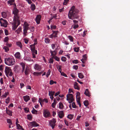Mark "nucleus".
<instances>
[{
	"instance_id": "f257e3e1",
	"label": "nucleus",
	"mask_w": 130,
	"mask_h": 130,
	"mask_svg": "<svg viewBox=\"0 0 130 130\" xmlns=\"http://www.w3.org/2000/svg\"><path fill=\"white\" fill-rule=\"evenodd\" d=\"M19 10L16 8H14L13 11L14 14L13 22L12 23V29L15 30L20 24V17L18 14Z\"/></svg>"
},
{
	"instance_id": "f03ea898",
	"label": "nucleus",
	"mask_w": 130,
	"mask_h": 130,
	"mask_svg": "<svg viewBox=\"0 0 130 130\" xmlns=\"http://www.w3.org/2000/svg\"><path fill=\"white\" fill-rule=\"evenodd\" d=\"M79 12V10L76 8L74 6H73L69 11L68 14V18L72 20L78 19V14Z\"/></svg>"
},
{
	"instance_id": "7ed1b4c3",
	"label": "nucleus",
	"mask_w": 130,
	"mask_h": 130,
	"mask_svg": "<svg viewBox=\"0 0 130 130\" xmlns=\"http://www.w3.org/2000/svg\"><path fill=\"white\" fill-rule=\"evenodd\" d=\"M4 60L5 63L9 66H12L15 63V60L13 58L9 57L5 58Z\"/></svg>"
},
{
	"instance_id": "20e7f679",
	"label": "nucleus",
	"mask_w": 130,
	"mask_h": 130,
	"mask_svg": "<svg viewBox=\"0 0 130 130\" xmlns=\"http://www.w3.org/2000/svg\"><path fill=\"white\" fill-rule=\"evenodd\" d=\"M5 72L7 77L12 76L13 75L11 69L8 67H6Z\"/></svg>"
},
{
	"instance_id": "39448f33",
	"label": "nucleus",
	"mask_w": 130,
	"mask_h": 130,
	"mask_svg": "<svg viewBox=\"0 0 130 130\" xmlns=\"http://www.w3.org/2000/svg\"><path fill=\"white\" fill-rule=\"evenodd\" d=\"M67 100L69 103H71L74 100L73 95L71 94H68L67 95Z\"/></svg>"
},
{
	"instance_id": "423d86ee",
	"label": "nucleus",
	"mask_w": 130,
	"mask_h": 130,
	"mask_svg": "<svg viewBox=\"0 0 130 130\" xmlns=\"http://www.w3.org/2000/svg\"><path fill=\"white\" fill-rule=\"evenodd\" d=\"M0 23L2 26L4 27H7L8 25L7 22V21L2 18L0 19Z\"/></svg>"
},
{
	"instance_id": "0eeeda50",
	"label": "nucleus",
	"mask_w": 130,
	"mask_h": 130,
	"mask_svg": "<svg viewBox=\"0 0 130 130\" xmlns=\"http://www.w3.org/2000/svg\"><path fill=\"white\" fill-rule=\"evenodd\" d=\"M56 122L55 119L54 118L50 121L49 125L52 127V129H53L54 128L56 125Z\"/></svg>"
},
{
	"instance_id": "6e6552de",
	"label": "nucleus",
	"mask_w": 130,
	"mask_h": 130,
	"mask_svg": "<svg viewBox=\"0 0 130 130\" xmlns=\"http://www.w3.org/2000/svg\"><path fill=\"white\" fill-rule=\"evenodd\" d=\"M34 68L37 70L38 71H40L41 69V67L38 64H36L35 65L34 67Z\"/></svg>"
},
{
	"instance_id": "1a4fd4ad",
	"label": "nucleus",
	"mask_w": 130,
	"mask_h": 130,
	"mask_svg": "<svg viewBox=\"0 0 130 130\" xmlns=\"http://www.w3.org/2000/svg\"><path fill=\"white\" fill-rule=\"evenodd\" d=\"M44 116L45 117H47L49 116L50 113L48 111L45 110H44L43 112Z\"/></svg>"
},
{
	"instance_id": "9d476101",
	"label": "nucleus",
	"mask_w": 130,
	"mask_h": 130,
	"mask_svg": "<svg viewBox=\"0 0 130 130\" xmlns=\"http://www.w3.org/2000/svg\"><path fill=\"white\" fill-rule=\"evenodd\" d=\"M41 18V16L40 15H38L37 16L35 19V20L37 24H39Z\"/></svg>"
},
{
	"instance_id": "9b49d317",
	"label": "nucleus",
	"mask_w": 130,
	"mask_h": 130,
	"mask_svg": "<svg viewBox=\"0 0 130 130\" xmlns=\"http://www.w3.org/2000/svg\"><path fill=\"white\" fill-rule=\"evenodd\" d=\"M30 123L32 127H37L39 126V124L35 121L30 122Z\"/></svg>"
},
{
	"instance_id": "f8f14e48",
	"label": "nucleus",
	"mask_w": 130,
	"mask_h": 130,
	"mask_svg": "<svg viewBox=\"0 0 130 130\" xmlns=\"http://www.w3.org/2000/svg\"><path fill=\"white\" fill-rule=\"evenodd\" d=\"M30 72V69L27 66L26 67L25 70V74L26 75H28L29 74Z\"/></svg>"
},
{
	"instance_id": "ddd939ff",
	"label": "nucleus",
	"mask_w": 130,
	"mask_h": 130,
	"mask_svg": "<svg viewBox=\"0 0 130 130\" xmlns=\"http://www.w3.org/2000/svg\"><path fill=\"white\" fill-rule=\"evenodd\" d=\"M58 115L59 118L61 119L64 116V114L63 111H60L58 112Z\"/></svg>"
},
{
	"instance_id": "4468645a",
	"label": "nucleus",
	"mask_w": 130,
	"mask_h": 130,
	"mask_svg": "<svg viewBox=\"0 0 130 130\" xmlns=\"http://www.w3.org/2000/svg\"><path fill=\"white\" fill-rule=\"evenodd\" d=\"M14 56L16 58L18 59H21L20 53L19 52H18L14 54Z\"/></svg>"
},
{
	"instance_id": "2eb2a0df",
	"label": "nucleus",
	"mask_w": 130,
	"mask_h": 130,
	"mask_svg": "<svg viewBox=\"0 0 130 130\" xmlns=\"http://www.w3.org/2000/svg\"><path fill=\"white\" fill-rule=\"evenodd\" d=\"M84 93L86 96L89 97L91 95L88 89H87L85 90Z\"/></svg>"
},
{
	"instance_id": "dca6fc26",
	"label": "nucleus",
	"mask_w": 130,
	"mask_h": 130,
	"mask_svg": "<svg viewBox=\"0 0 130 130\" xmlns=\"http://www.w3.org/2000/svg\"><path fill=\"white\" fill-rule=\"evenodd\" d=\"M23 97L24 101L25 102H27L30 99L29 96L27 95L24 96Z\"/></svg>"
},
{
	"instance_id": "f3484780",
	"label": "nucleus",
	"mask_w": 130,
	"mask_h": 130,
	"mask_svg": "<svg viewBox=\"0 0 130 130\" xmlns=\"http://www.w3.org/2000/svg\"><path fill=\"white\" fill-rule=\"evenodd\" d=\"M50 53H51V55L53 56L55 55L57 53L56 49H55L53 51H52L51 50H50Z\"/></svg>"
},
{
	"instance_id": "a211bd4d",
	"label": "nucleus",
	"mask_w": 130,
	"mask_h": 130,
	"mask_svg": "<svg viewBox=\"0 0 130 130\" xmlns=\"http://www.w3.org/2000/svg\"><path fill=\"white\" fill-rule=\"evenodd\" d=\"M32 48H31V50L32 52L34 54H37V50H35V47H32Z\"/></svg>"
},
{
	"instance_id": "6ab92c4d",
	"label": "nucleus",
	"mask_w": 130,
	"mask_h": 130,
	"mask_svg": "<svg viewBox=\"0 0 130 130\" xmlns=\"http://www.w3.org/2000/svg\"><path fill=\"white\" fill-rule=\"evenodd\" d=\"M6 111L7 114L10 116H11L12 115V112L10 110L8 109L7 108H6Z\"/></svg>"
},
{
	"instance_id": "aec40b11",
	"label": "nucleus",
	"mask_w": 130,
	"mask_h": 130,
	"mask_svg": "<svg viewBox=\"0 0 130 130\" xmlns=\"http://www.w3.org/2000/svg\"><path fill=\"white\" fill-rule=\"evenodd\" d=\"M63 107L64 106L62 103L60 102L59 104V108L60 109H63Z\"/></svg>"
},
{
	"instance_id": "412c9836",
	"label": "nucleus",
	"mask_w": 130,
	"mask_h": 130,
	"mask_svg": "<svg viewBox=\"0 0 130 130\" xmlns=\"http://www.w3.org/2000/svg\"><path fill=\"white\" fill-rule=\"evenodd\" d=\"M50 91H49V96H50V98L51 99V100H53L54 98V97L53 96L54 94H53L52 93H51V92H50Z\"/></svg>"
},
{
	"instance_id": "4be33fe9",
	"label": "nucleus",
	"mask_w": 130,
	"mask_h": 130,
	"mask_svg": "<svg viewBox=\"0 0 130 130\" xmlns=\"http://www.w3.org/2000/svg\"><path fill=\"white\" fill-rule=\"evenodd\" d=\"M17 45L19 47H20L21 48L22 47V43L20 42H17L16 43Z\"/></svg>"
},
{
	"instance_id": "5701e85b",
	"label": "nucleus",
	"mask_w": 130,
	"mask_h": 130,
	"mask_svg": "<svg viewBox=\"0 0 130 130\" xmlns=\"http://www.w3.org/2000/svg\"><path fill=\"white\" fill-rule=\"evenodd\" d=\"M42 74V72H34L33 73V75H34V76H38L39 75H41Z\"/></svg>"
},
{
	"instance_id": "b1692460",
	"label": "nucleus",
	"mask_w": 130,
	"mask_h": 130,
	"mask_svg": "<svg viewBox=\"0 0 130 130\" xmlns=\"http://www.w3.org/2000/svg\"><path fill=\"white\" fill-rule=\"evenodd\" d=\"M78 84L77 83L75 82L74 84V87L75 89L78 90L79 88L77 85Z\"/></svg>"
},
{
	"instance_id": "393cba45",
	"label": "nucleus",
	"mask_w": 130,
	"mask_h": 130,
	"mask_svg": "<svg viewBox=\"0 0 130 130\" xmlns=\"http://www.w3.org/2000/svg\"><path fill=\"white\" fill-rule=\"evenodd\" d=\"M2 17L4 18H5L7 17V15L6 12H3L1 13Z\"/></svg>"
},
{
	"instance_id": "a878e982",
	"label": "nucleus",
	"mask_w": 130,
	"mask_h": 130,
	"mask_svg": "<svg viewBox=\"0 0 130 130\" xmlns=\"http://www.w3.org/2000/svg\"><path fill=\"white\" fill-rule=\"evenodd\" d=\"M30 29V26H29L28 27H27V28H24V34H26L27 33V30H29Z\"/></svg>"
},
{
	"instance_id": "bb28decb",
	"label": "nucleus",
	"mask_w": 130,
	"mask_h": 130,
	"mask_svg": "<svg viewBox=\"0 0 130 130\" xmlns=\"http://www.w3.org/2000/svg\"><path fill=\"white\" fill-rule=\"evenodd\" d=\"M53 34L54 37H57V34L58 31H55L54 30H52Z\"/></svg>"
},
{
	"instance_id": "cd10ccee",
	"label": "nucleus",
	"mask_w": 130,
	"mask_h": 130,
	"mask_svg": "<svg viewBox=\"0 0 130 130\" xmlns=\"http://www.w3.org/2000/svg\"><path fill=\"white\" fill-rule=\"evenodd\" d=\"M3 49L5 50V51L6 52H8L9 50L8 47L6 46H4Z\"/></svg>"
},
{
	"instance_id": "c85d7f7f",
	"label": "nucleus",
	"mask_w": 130,
	"mask_h": 130,
	"mask_svg": "<svg viewBox=\"0 0 130 130\" xmlns=\"http://www.w3.org/2000/svg\"><path fill=\"white\" fill-rule=\"evenodd\" d=\"M9 94V93L8 92H6L4 94L2 95L1 97L3 98H5L6 97L7 95H8Z\"/></svg>"
},
{
	"instance_id": "c756f323",
	"label": "nucleus",
	"mask_w": 130,
	"mask_h": 130,
	"mask_svg": "<svg viewBox=\"0 0 130 130\" xmlns=\"http://www.w3.org/2000/svg\"><path fill=\"white\" fill-rule=\"evenodd\" d=\"M29 24L26 22H25L24 23L23 27L24 28H27V27L29 26Z\"/></svg>"
},
{
	"instance_id": "7c9ffc66",
	"label": "nucleus",
	"mask_w": 130,
	"mask_h": 130,
	"mask_svg": "<svg viewBox=\"0 0 130 130\" xmlns=\"http://www.w3.org/2000/svg\"><path fill=\"white\" fill-rule=\"evenodd\" d=\"M78 76L80 78H83L84 76L82 73H80L78 74Z\"/></svg>"
},
{
	"instance_id": "2f4dec72",
	"label": "nucleus",
	"mask_w": 130,
	"mask_h": 130,
	"mask_svg": "<svg viewBox=\"0 0 130 130\" xmlns=\"http://www.w3.org/2000/svg\"><path fill=\"white\" fill-rule=\"evenodd\" d=\"M32 113L34 114H37V111L35 110L34 108L31 111Z\"/></svg>"
},
{
	"instance_id": "473e14b6",
	"label": "nucleus",
	"mask_w": 130,
	"mask_h": 130,
	"mask_svg": "<svg viewBox=\"0 0 130 130\" xmlns=\"http://www.w3.org/2000/svg\"><path fill=\"white\" fill-rule=\"evenodd\" d=\"M22 28L21 27H19L18 29L16 30V32L18 34H19L20 32L21 31Z\"/></svg>"
},
{
	"instance_id": "72a5a7b5",
	"label": "nucleus",
	"mask_w": 130,
	"mask_h": 130,
	"mask_svg": "<svg viewBox=\"0 0 130 130\" xmlns=\"http://www.w3.org/2000/svg\"><path fill=\"white\" fill-rule=\"evenodd\" d=\"M31 8L32 10H34L35 9V5L34 4H31Z\"/></svg>"
},
{
	"instance_id": "f704fd0d",
	"label": "nucleus",
	"mask_w": 130,
	"mask_h": 130,
	"mask_svg": "<svg viewBox=\"0 0 130 130\" xmlns=\"http://www.w3.org/2000/svg\"><path fill=\"white\" fill-rule=\"evenodd\" d=\"M14 0H10L8 2V4H10V5H12V3L14 2Z\"/></svg>"
},
{
	"instance_id": "c9c22d12",
	"label": "nucleus",
	"mask_w": 130,
	"mask_h": 130,
	"mask_svg": "<svg viewBox=\"0 0 130 130\" xmlns=\"http://www.w3.org/2000/svg\"><path fill=\"white\" fill-rule=\"evenodd\" d=\"M17 127V129H21L23 128L22 126H21L19 124H16Z\"/></svg>"
},
{
	"instance_id": "e433bc0d",
	"label": "nucleus",
	"mask_w": 130,
	"mask_h": 130,
	"mask_svg": "<svg viewBox=\"0 0 130 130\" xmlns=\"http://www.w3.org/2000/svg\"><path fill=\"white\" fill-rule=\"evenodd\" d=\"M84 104L85 106L87 107L88 105V101H85L84 102Z\"/></svg>"
},
{
	"instance_id": "4c0bfd02",
	"label": "nucleus",
	"mask_w": 130,
	"mask_h": 130,
	"mask_svg": "<svg viewBox=\"0 0 130 130\" xmlns=\"http://www.w3.org/2000/svg\"><path fill=\"white\" fill-rule=\"evenodd\" d=\"M9 39V38L8 37V36L6 37L5 38L4 41V42H6V43H7V42L8 41Z\"/></svg>"
},
{
	"instance_id": "58836bf2",
	"label": "nucleus",
	"mask_w": 130,
	"mask_h": 130,
	"mask_svg": "<svg viewBox=\"0 0 130 130\" xmlns=\"http://www.w3.org/2000/svg\"><path fill=\"white\" fill-rule=\"evenodd\" d=\"M67 117L69 119H72L73 118V116L72 115L70 114L68 115Z\"/></svg>"
},
{
	"instance_id": "ea45409f",
	"label": "nucleus",
	"mask_w": 130,
	"mask_h": 130,
	"mask_svg": "<svg viewBox=\"0 0 130 130\" xmlns=\"http://www.w3.org/2000/svg\"><path fill=\"white\" fill-rule=\"evenodd\" d=\"M45 42L46 43H49L50 40L48 38H46L45 39Z\"/></svg>"
},
{
	"instance_id": "a19ab883",
	"label": "nucleus",
	"mask_w": 130,
	"mask_h": 130,
	"mask_svg": "<svg viewBox=\"0 0 130 130\" xmlns=\"http://www.w3.org/2000/svg\"><path fill=\"white\" fill-rule=\"evenodd\" d=\"M68 38L71 41V42L73 41V37H72V36L70 35L68 36Z\"/></svg>"
},
{
	"instance_id": "79ce46f5",
	"label": "nucleus",
	"mask_w": 130,
	"mask_h": 130,
	"mask_svg": "<svg viewBox=\"0 0 130 130\" xmlns=\"http://www.w3.org/2000/svg\"><path fill=\"white\" fill-rule=\"evenodd\" d=\"M61 60L63 62H65L66 60V58L63 56L61 57Z\"/></svg>"
},
{
	"instance_id": "37998d69",
	"label": "nucleus",
	"mask_w": 130,
	"mask_h": 130,
	"mask_svg": "<svg viewBox=\"0 0 130 130\" xmlns=\"http://www.w3.org/2000/svg\"><path fill=\"white\" fill-rule=\"evenodd\" d=\"M83 59L84 60H87V56L86 54H85L83 55Z\"/></svg>"
},
{
	"instance_id": "c03bdc74",
	"label": "nucleus",
	"mask_w": 130,
	"mask_h": 130,
	"mask_svg": "<svg viewBox=\"0 0 130 130\" xmlns=\"http://www.w3.org/2000/svg\"><path fill=\"white\" fill-rule=\"evenodd\" d=\"M29 30L30 31L33 32L34 31V28L33 26H30Z\"/></svg>"
},
{
	"instance_id": "a18cd8bd",
	"label": "nucleus",
	"mask_w": 130,
	"mask_h": 130,
	"mask_svg": "<svg viewBox=\"0 0 130 130\" xmlns=\"http://www.w3.org/2000/svg\"><path fill=\"white\" fill-rule=\"evenodd\" d=\"M10 100L9 97H8L7 99H6L5 103L7 104H8Z\"/></svg>"
},
{
	"instance_id": "49530a36",
	"label": "nucleus",
	"mask_w": 130,
	"mask_h": 130,
	"mask_svg": "<svg viewBox=\"0 0 130 130\" xmlns=\"http://www.w3.org/2000/svg\"><path fill=\"white\" fill-rule=\"evenodd\" d=\"M51 71L50 69L48 70V71L47 72L46 74V76L48 77V76L50 75L51 73Z\"/></svg>"
},
{
	"instance_id": "de8ad7c7",
	"label": "nucleus",
	"mask_w": 130,
	"mask_h": 130,
	"mask_svg": "<svg viewBox=\"0 0 130 130\" xmlns=\"http://www.w3.org/2000/svg\"><path fill=\"white\" fill-rule=\"evenodd\" d=\"M27 117V119L29 120H31L32 118V116L30 115H28Z\"/></svg>"
},
{
	"instance_id": "09e8293b",
	"label": "nucleus",
	"mask_w": 130,
	"mask_h": 130,
	"mask_svg": "<svg viewBox=\"0 0 130 130\" xmlns=\"http://www.w3.org/2000/svg\"><path fill=\"white\" fill-rule=\"evenodd\" d=\"M69 0H64V2L63 3V4L65 5H67V3L69 1Z\"/></svg>"
},
{
	"instance_id": "8fccbe9b",
	"label": "nucleus",
	"mask_w": 130,
	"mask_h": 130,
	"mask_svg": "<svg viewBox=\"0 0 130 130\" xmlns=\"http://www.w3.org/2000/svg\"><path fill=\"white\" fill-rule=\"evenodd\" d=\"M7 122L8 123L10 124H12V121H11V120L10 119H7Z\"/></svg>"
},
{
	"instance_id": "3c124183",
	"label": "nucleus",
	"mask_w": 130,
	"mask_h": 130,
	"mask_svg": "<svg viewBox=\"0 0 130 130\" xmlns=\"http://www.w3.org/2000/svg\"><path fill=\"white\" fill-rule=\"evenodd\" d=\"M37 44V42H34V43L33 44L31 45H30V48H32V47H35V45Z\"/></svg>"
},
{
	"instance_id": "603ef678",
	"label": "nucleus",
	"mask_w": 130,
	"mask_h": 130,
	"mask_svg": "<svg viewBox=\"0 0 130 130\" xmlns=\"http://www.w3.org/2000/svg\"><path fill=\"white\" fill-rule=\"evenodd\" d=\"M56 28V26L55 25H52L51 27V30L54 29Z\"/></svg>"
},
{
	"instance_id": "864d4df0",
	"label": "nucleus",
	"mask_w": 130,
	"mask_h": 130,
	"mask_svg": "<svg viewBox=\"0 0 130 130\" xmlns=\"http://www.w3.org/2000/svg\"><path fill=\"white\" fill-rule=\"evenodd\" d=\"M72 106L73 108H76V106L75 105V103L74 102H73L72 103Z\"/></svg>"
},
{
	"instance_id": "5fc2aeb1",
	"label": "nucleus",
	"mask_w": 130,
	"mask_h": 130,
	"mask_svg": "<svg viewBox=\"0 0 130 130\" xmlns=\"http://www.w3.org/2000/svg\"><path fill=\"white\" fill-rule=\"evenodd\" d=\"M74 50L75 52H78L79 51V48L75 47L74 48Z\"/></svg>"
},
{
	"instance_id": "6e6d98bb",
	"label": "nucleus",
	"mask_w": 130,
	"mask_h": 130,
	"mask_svg": "<svg viewBox=\"0 0 130 130\" xmlns=\"http://www.w3.org/2000/svg\"><path fill=\"white\" fill-rule=\"evenodd\" d=\"M54 60L52 58L50 59L49 60V62L50 63H53Z\"/></svg>"
},
{
	"instance_id": "4d7b16f0",
	"label": "nucleus",
	"mask_w": 130,
	"mask_h": 130,
	"mask_svg": "<svg viewBox=\"0 0 130 130\" xmlns=\"http://www.w3.org/2000/svg\"><path fill=\"white\" fill-rule=\"evenodd\" d=\"M56 17H57V15H54L51 18V19H50V21L53 18H55V19H56Z\"/></svg>"
},
{
	"instance_id": "13d9d810",
	"label": "nucleus",
	"mask_w": 130,
	"mask_h": 130,
	"mask_svg": "<svg viewBox=\"0 0 130 130\" xmlns=\"http://www.w3.org/2000/svg\"><path fill=\"white\" fill-rule=\"evenodd\" d=\"M20 64L22 66V68H25V65L24 63L22 62L20 63Z\"/></svg>"
},
{
	"instance_id": "bf43d9fd",
	"label": "nucleus",
	"mask_w": 130,
	"mask_h": 130,
	"mask_svg": "<svg viewBox=\"0 0 130 130\" xmlns=\"http://www.w3.org/2000/svg\"><path fill=\"white\" fill-rule=\"evenodd\" d=\"M25 43L26 44H27L28 42V40L24 38L23 39Z\"/></svg>"
},
{
	"instance_id": "052dcab7",
	"label": "nucleus",
	"mask_w": 130,
	"mask_h": 130,
	"mask_svg": "<svg viewBox=\"0 0 130 130\" xmlns=\"http://www.w3.org/2000/svg\"><path fill=\"white\" fill-rule=\"evenodd\" d=\"M72 62L73 63L76 64L78 63V61L77 60H75L73 61Z\"/></svg>"
},
{
	"instance_id": "680f3d73",
	"label": "nucleus",
	"mask_w": 130,
	"mask_h": 130,
	"mask_svg": "<svg viewBox=\"0 0 130 130\" xmlns=\"http://www.w3.org/2000/svg\"><path fill=\"white\" fill-rule=\"evenodd\" d=\"M78 66L76 65H74L73 66V68L75 70H77L78 68Z\"/></svg>"
},
{
	"instance_id": "e2e57ef3",
	"label": "nucleus",
	"mask_w": 130,
	"mask_h": 130,
	"mask_svg": "<svg viewBox=\"0 0 130 130\" xmlns=\"http://www.w3.org/2000/svg\"><path fill=\"white\" fill-rule=\"evenodd\" d=\"M6 46L8 47L11 46V44H9L8 42H7L6 44Z\"/></svg>"
},
{
	"instance_id": "0e129e2a",
	"label": "nucleus",
	"mask_w": 130,
	"mask_h": 130,
	"mask_svg": "<svg viewBox=\"0 0 130 130\" xmlns=\"http://www.w3.org/2000/svg\"><path fill=\"white\" fill-rule=\"evenodd\" d=\"M61 75L65 77H67V75L63 72H61Z\"/></svg>"
},
{
	"instance_id": "69168bd1",
	"label": "nucleus",
	"mask_w": 130,
	"mask_h": 130,
	"mask_svg": "<svg viewBox=\"0 0 130 130\" xmlns=\"http://www.w3.org/2000/svg\"><path fill=\"white\" fill-rule=\"evenodd\" d=\"M55 59L57 61H59L60 60L59 58L57 56H55L54 57Z\"/></svg>"
},
{
	"instance_id": "338daca9",
	"label": "nucleus",
	"mask_w": 130,
	"mask_h": 130,
	"mask_svg": "<svg viewBox=\"0 0 130 130\" xmlns=\"http://www.w3.org/2000/svg\"><path fill=\"white\" fill-rule=\"evenodd\" d=\"M79 27V25L78 24L77 25H74V26H73V28L74 29H76Z\"/></svg>"
},
{
	"instance_id": "774afa93",
	"label": "nucleus",
	"mask_w": 130,
	"mask_h": 130,
	"mask_svg": "<svg viewBox=\"0 0 130 130\" xmlns=\"http://www.w3.org/2000/svg\"><path fill=\"white\" fill-rule=\"evenodd\" d=\"M51 46L52 48L54 49L55 47V44H52L51 45Z\"/></svg>"
}]
</instances>
